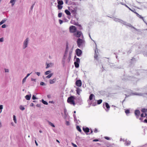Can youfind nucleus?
Returning a JSON list of instances; mask_svg holds the SVG:
<instances>
[{
	"mask_svg": "<svg viewBox=\"0 0 147 147\" xmlns=\"http://www.w3.org/2000/svg\"><path fill=\"white\" fill-rule=\"evenodd\" d=\"M75 98L74 96H71L68 98L67 99V102L68 103L75 106V103L74 101Z\"/></svg>",
	"mask_w": 147,
	"mask_h": 147,
	"instance_id": "f257e3e1",
	"label": "nucleus"
},
{
	"mask_svg": "<svg viewBox=\"0 0 147 147\" xmlns=\"http://www.w3.org/2000/svg\"><path fill=\"white\" fill-rule=\"evenodd\" d=\"M85 43L84 40L82 39H81L80 38L78 39L77 41V45L78 47L79 48H80L81 47H82L84 44Z\"/></svg>",
	"mask_w": 147,
	"mask_h": 147,
	"instance_id": "f03ea898",
	"label": "nucleus"
},
{
	"mask_svg": "<svg viewBox=\"0 0 147 147\" xmlns=\"http://www.w3.org/2000/svg\"><path fill=\"white\" fill-rule=\"evenodd\" d=\"M69 9L73 14H75L76 13L77 7L75 6H71L69 7Z\"/></svg>",
	"mask_w": 147,
	"mask_h": 147,
	"instance_id": "7ed1b4c3",
	"label": "nucleus"
},
{
	"mask_svg": "<svg viewBox=\"0 0 147 147\" xmlns=\"http://www.w3.org/2000/svg\"><path fill=\"white\" fill-rule=\"evenodd\" d=\"M69 30L70 33L74 34L76 31L77 28L75 26H71L69 28Z\"/></svg>",
	"mask_w": 147,
	"mask_h": 147,
	"instance_id": "20e7f679",
	"label": "nucleus"
},
{
	"mask_svg": "<svg viewBox=\"0 0 147 147\" xmlns=\"http://www.w3.org/2000/svg\"><path fill=\"white\" fill-rule=\"evenodd\" d=\"M73 34L77 38H79L82 34V33L80 31H76Z\"/></svg>",
	"mask_w": 147,
	"mask_h": 147,
	"instance_id": "39448f33",
	"label": "nucleus"
},
{
	"mask_svg": "<svg viewBox=\"0 0 147 147\" xmlns=\"http://www.w3.org/2000/svg\"><path fill=\"white\" fill-rule=\"evenodd\" d=\"M76 54L77 56H78L80 57V56L82 54V51L79 49H77L76 50Z\"/></svg>",
	"mask_w": 147,
	"mask_h": 147,
	"instance_id": "423d86ee",
	"label": "nucleus"
},
{
	"mask_svg": "<svg viewBox=\"0 0 147 147\" xmlns=\"http://www.w3.org/2000/svg\"><path fill=\"white\" fill-rule=\"evenodd\" d=\"M68 44L67 43L66 45V47L65 50V52L64 54L63 57L64 59H65V57L67 56V54L68 52Z\"/></svg>",
	"mask_w": 147,
	"mask_h": 147,
	"instance_id": "0eeeda50",
	"label": "nucleus"
},
{
	"mask_svg": "<svg viewBox=\"0 0 147 147\" xmlns=\"http://www.w3.org/2000/svg\"><path fill=\"white\" fill-rule=\"evenodd\" d=\"M140 111L138 110H136L135 111V114L137 118H138L140 115Z\"/></svg>",
	"mask_w": 147,
	"mask_h": 147,
	"instance_id": "6e6552de",
	"label": "nucleus"
},
{
	"mask_svg": "<svg viewBox=\"0 0 147 147\" xmlns=\"http://www.w3.org/2000/svg\"><path fill=\"white\" fill-rule=\"evenodd\" d=\"M76 84L78 87H80L82 86V83L81 80H78L76 81Z\"/></svg>",
	"mask_w": 147,
	"mask_h": 147,
	"instance_id": "1a4fd4ad",
	"label": "nucleus"
},
{
	"mask_svg": "<svg viewBox=\"0 0 147 147\" xmlns=\"http://www.w3.org/2000/svg\"><path fill=\"white\" fill-rule=\"evenodd\" d=\"M28 41V38H27L24 42V49H25L27 47Z\"/></svg>",
	"mask_w": 147,
	"mask_h": 147,
	"instance_id": "9d476101",
	"label": "nucleus"
},
{
	"mask_svg": "<svg viewBox=\"0 0 147 147\" xmlns=\"http://www.w3.org/2000/svg\"><path fill=\"white\" fill-rule=\"evenodd\" d=\"M56 78H55L52 80H49V82L50 84H52L55 83L56 82Z\"/></svg>",
	"mask_w": 147,
	"mask_h": 147,
	"instance_id": "9b49d317",
	"label": "nucleus"
},
{
	"mask_svg": "<svg viewBox=\"0 0 147 147\" xmlns=\"http://www.w3.org/2000/svg\"><path fill=\"white\" fill-rule=\"evenodd\" d=\"M83 130L85 132L88 133L89 132V129L88 127H83Z\"/></svg>",
	"mask_w": 147,
	"mask_h": 147,
	"instance_id": "f8f14e48",
	"label": "nucleus"
},
{
	"mask_svg": "<svg viewBox=\"0 0 147 147\" xmlns=\"http://www.w3.org/2000/svg\"><path fill=\"white\" fill-rule=\"evenodd\" d=\"M135 13L136 16L139 18L142 19V20H144V18L143 17H142L141 15H140L137 12H135Z\"/></svg>",
	"mask_w": 147,
	"mask_h": 147,
	"instance_id": "ddd939ff",
	"label": "nucleus"
},
{
	"mask_svg": "<svg viewBox=\"0 0 147 147\" xmlns=\"http://www.w3.org/2000/svg\"><path fill=\"white\" fill-rule=\"evenodd\" d=\"M17 0H11L10 3L11 4V6H13L15 4Z\"/></svg>",
	"mask_w": 147,
	"mask_h": 147,
	"instance_id": "4468645a",
	"label": "nucleus"
},
{
	"mask_svg": "<svg viewBox=\"0 0 147 147\" xmlns=\"http://www.w3.org/2000/svg\"><path fill=\"white\" fill-rule=\"evenodd\" d=\"M95 96L93 94H91L89 96V99L90 100H92V99Z\"/></svg>",
	"mask_w": 147,
	"mask_h": 147,
	"instance_id": "2eb2a0df",
	"label": "nucleus"
},
{
	"mask_svg": "<svg viewBox=\"0 0 147 147\" xmlns=\"http://www.w3.org/2000/svg\"><path fill=\"white\" fill-rule=\"evenodd\" d=\"M65 13L67 15H70L71 13L67 9H66L65 11Z\"/></svg>",
	"mask_w": 147,
	"mask_h": 147,
	"instance_id": "dca6fc26",
	"label": "nucleus"
},
{
	"mask_svg": "<svg viewBox=\"0 0 147 147\" xmlns=\"http://www.w3.org/2000/svg\"><path fill=\"white\" fill-rule=\"evenodd\" d=\"M57 3L58 5H62L63 4V2L62 0H57Z\"/></svg>",
	"mask_w": 147,
	"mask_h": 147,
	"instance_id": "f3484780",
	"label": "nucleus"
},
{
	"mask_svg": "<svg viewBox=\"0 0 147 147\" xmlns=\"http://www.w3.org/2000/svg\"><path fill=\"white\" fill-rule=\"evenodd\" d=\"M72 50H71L69 52V57H68V59L69 60H70L71 59V55L72 54Z\"/></svg>",
	"mask_w": 147,
	"mask_h": 147,
	"instance_id": "a211bd4d",
	"label": "nucleus"
},
{
	"mask_svg": "<svg viewBox=\"0 0 147 147\" xmlns=\"http://www.w3.org/2000/svg\"><path fill=\"white\" fill-rule=\"evenodd\" d=\"M31 97V95H26L25 96L26 99L28 100H29L30 99Z\"/></svg>",
	"mask_w": 147,
	"mask_h": 147,
	"instance_id": "6ab92c4d",
	"label": "nucleus"
},
{
	"mask_svg": "<svg viewBox=\"0 0 147 147\" xmlns=\"http://www.w3.org/2000/svg\"><path fill=\"white\" fill-rule=\"evenodd\" d=\"M74 64L75 66L76 67L78 68L79 67V63H77V62H74Z\"/></svg>",
	"mask_w": 147,
	"mask_h": 147,
	"instance_id": "aec40b11",
	"label": "nucleus"
},
{
	"mask_svg": "<svg viewBox=\"0 0 147 147\" xmlns=\"http://www.w3.org/2000/svg\"><path fill=\"white\" fill-rule=\"evenodd\" d=\"M81 91V90H80L79 88H77L76 90V92L77 94H80V92Z\"/></svg>",
	"mask_w": 147,
	"mask_h": 147,
	"instance_id": "412c9836",
	"label": "nucleus"
},
{
	"mask_svg": "<svg viewBox=\"0 0 147 147\" xmlns=\"http://www.w3.org/2000/svg\"><path fill=\"white\" fill-rule=\"evenodd\" d=\"M105 104L107 108L108 109V110H109L110 107V106H109V104L107 102H106L105 103Z\"/></svg>",
	"mask_w": 147,
	"mask_h": 147,
	"instance_id": "4be33fe9",
	"label": "nucleus"
},
{
	"mask_svg": "<svg viewBox=\"0 0 147 147\" xmlns=\"http://www.w3.org/2000/svg\"><path fill=\"white\" fill-rule=\"evenodd\" d=\"M76 129L80 132H82V130L79 126H77L76 127Z\"/></svg>",
	"mask_w": 147,
	"mask_h": 147,
	"instance_id": "5701e85b",
	"label": "nucleus"
},
{
	"mask_svg": "<svg viewBox=\"0 0 147 147\" xmlns=\"http://www.w3.org/2000/svg\"><path fill=\"white\" fill-rule=\"evenodd\" d=\"M57 7L59 9H62L63 6L61 5H58Z\"/></svg>",
	"mask_w": 147,
	"mask_h": 147,
	"instance_id": "b1692460",
	"label": "nucleus"
},
{
	"mask_svg": "<svg viewBox=\"0 0 147 147\" xmlns=\"http://www.w3.org/2000/svg\"><path fill=\"white\" fill-rule=\"evenodd\" d=\"M102 102V100L100 99L97 100V104L98 105L100 104Z\"/></svg>",
	"mask_w": 147,
	"mask_h": 147,
	"instance_id": "393cba45",
	"label": "nucleus"
},
{
	"mask_svg": "<svg viewBox=\"0 0 147 147\" xmlns=\"http://www.w3.org/2000/svg\"><path fill=\"white\" fill-rule=\"evenodd\" d=\"M52 75H53L52 74H49V75L47 76L46 77V78H49L51 77L52 76Z\"/></svg>",
	"mask_w": 147,
	"mask_h": 147,
	"instance_id": "a878e982",
	"label": "nucleus"
},
{
	"mask_svg": "<svg viewBox=\"0 0 147 147\" xmlns=\"http://www.w3.org/2000/svg\"><path fill=\"white\" fill-rule=\"evenodd\" d=\"M13 120L14 121V122L15 123H17L16 119V117L15 115H13Z\"/></svg>",
	"mask_w": 147,
	"mask_h": 147,
	"instance_id": "bb28decb",
	"label": "nucleus"
},
{
	"mask_svg": "<svg viewBox=\"0 0 147 147\" xmlns=\"http://www.w3.org/2000/svg\"><path fill=\"white\" fill-rule=\"evenodd\" d=\"M42 102L45 105H48V103L47 102H46V101H45L43 99H42Z\"/></svg>",
	"mask_w": 147,
	"mask_h": 147,
	"instance_id": "cd10ccee",
	"label": "nucleus"
},
{
	"mask_svg": "<svg viewBox=\"0 0 147 147\" xmlns=\"http://www.w3.org/2000/svg\"><path fill=\"white\" fill-rule=\"evenodd\" d=\"M147 111V110L146 109H142L141 110L142 112L143 113L146 112Z\"/></svg>",
	"mask_w": 147,
	"mask_h": 147,
	"instance_id": "c85d7f7f",
	"label": "nucleus"
},
{
	"mask_svg": "<svg viewBox=\"0 0 147 147\" xmlns=\"http://www.w3.org/2000/svg\"><path fill=\"white\" fill-rule=\"evenodd\" d=\"M5 21V20H3L0 22V26L3 24Z\"/></svg>",
	"mask_w": 147,
	"mask_h": 147,
	"instance_id": "c756f323",
	"label": "nucleus"
},
{
	"mask_svg": "<svg viewBox=\"0 0 147 147\" xmlns=\"http://www.w3.org/2000/svg\"><path fill=\"white\" fill-rule=\"evenodd\" d=\"M50 72L51 71H47L45 72V74L46 75H48L49 74Z\"/></svg>",
	"mask_w": 147,
	"mask_h": 147,
	"instance_id": "7c9ffc66",
	"label": "nucleus"
},
{
	"mask_svg": "<svg viewBox=\"0 0 147 147\" xmlns=\"http://www.w3.org/2000/svg\"><path fill=\"white\" fill-rule=\"evenodd\" d=\"M125 113L126 114H129L130 113L129 110V109H127L125 110Z\"/></svg>",
	"mask_w": 147,
	"mask_h": 147,
	"instance_id": "2f4dec72",
	"label": "nucleus"
},
{
	"mask_svg": "<svg viewBox=\"0 0 147 147\" xmlns=\"http://www.w3.org/2000/svg\"><path fill=\"white\" fill-rule=\"evenodd\" d=\"M20 109L22 110H24L25 109V108L24 107L22 106H21L20 107Z\"/></svg>",
	"mask_w": 147,
	"mask_h": 147,
	"instance_id": "473e14b6",
	"label": "nucleus"
},
{
	"mask_svg": "<svg viewBox=\"0 0 147 147\" xmlns=\"http://www.w3.org/2000/svg\"><path fill=\"white\" fill-rule=\"evenodd\" d=\"M49 123L53 127H55V125L53 123H51V122H49Z\"/></svg>",
	"mask_w": 147,
	"mask_h": 147,
	"instance_id": "72a5a7b5",
	"label": "nucleus"
},
{
	"mask_svg": "<svg viewBox=\"0 0 147 147\" xmlns=\"http://www.w3.org/2000/svg\"><path fill=\"white\" fill-rule=\"evenodd\" d=\"M131 142H126V144L127 146H128L130 144Z\"/></svg>",
	"mask_w": 147,
	"mask_h": 147,
	"instance_id": "f704fd0d",
	"label": "nucleus"
},
{
	"mask_svg": "<svg viewBox=\"0 0 147 147\" xmlns=\"http://www.w3.org/2000/svg\"><path fill=\"white\" fill-rule=\"evenodd\" d=\"M27 78L25 77L22 80V83L23 84L24 82H25L26 81V79Z\"/></svg>",
	"mask_w": 147,
	"mask_h": 147,
	"instance_id": "c9c22d12",
	"label": "nucleus"
},
{
	"mask_svg": "<svg viewBox=\"0 0 147 147\" xmlns=\"http://www.w3.org/2000/svg\"><path fill=\"white\" fill-rule=\"evenodd\" d=\"M75 62H77V63H79L80 62V59L78 58H77L76 59V61Z\"/></svg>",
	"mask_w": 147,
	"mask_h": 147,
	"instance_id": "e433bc0d",
	"label": "nucleus"
},
{
	"mask_svg": "<svg viewBox=\"0 0 147 147\" xmlns=\"http://www.w3.org/2000/svg\"><path fill=\"white\" fill-rule=\"evenodd\" d=\"M128 9L129 10H130V11L133 12L134 13H135V12L136 11H135V9H134V10H132L129 7Z\"/></svg>",
	"mask_w": 147,
	"mask_h": 147,
	"instance_id": "4c0bfd02",
	"label": "nucleus"
},
{
	"mask_svg": "<svg viewBox=\"0 0 147 147\" xmlns=\"http://www.w3.org/2000/svg\"><path fill=\"white\" fill-rule=\"evenodd\" d=\"M62 13H59L58 14V16L59 18H60L62 16Z\"/></svg>",
	"mask_w": 147,
	"mask_h": 147,
	"instance_id": "58836bf2",
	"label": "nucleus"
},
{
	"mask_svg": "<svg viewBox=\"0 0 147 147\" xmlns=\"http://www.w3.org/2000/svg\"><path fill=\"white\" fill-rule=\"evenodd\" d=\"M3 105H0V109L1 110L0 111V113H1L2 112L1 109H3Z\"/></svg>",
	"mask_w": 147,
	"mask_h": 147,
	"instance_id": "ea45409f",
	"label": "nucleus"
},
{
	"mask_svg": "<svg viewBox=\"0 0 147 147\" xmlns=\"http://www.w3.org/2000/svg\"><path fill=\"white\" fill-rule=\"evenodd\" d=\"M40 85H45V83L43 82H41L40 83Z\"/></svg>",
	"mask_w": 147,
	"mask_h": 147,
	"instance_id": "a19ab883",
	"label": "nucleus"
},
{
	"mask_svg": "<svg viewBox=\"0 0 147 147\" xmlns=\"http://www.w3.org/2000/svg\"><path fill=\"white\" fill-rule=\"evenodd\" d=\"M32 99L33 100H35L36 99V97L34 95H33L32 97Z\"/></svg>",
	"mask_w": 147,
	"mask_h": 147,
	"instance_id": "79ce46f5",
	"label": "nucleus"
},
{
	"mask_svg": "<svg viewBox=\"0 0 147 147\" xmlns=\"http://www.w3.org/2000/svg\"><path fill=\"white\" fill-rule=\"evenodd\" d=\"M106 146L107 147H109L111 146V145L109 144H106Z\"/></svg>",
	"mask_w": 147,
	"mask_h": 147,
	"instance_id": "37998d69",
	"label": "nucleus"
},
{
	"mask_svg": "<svg viewBox=\"0 0 147 147\" xmlns=\"http://www.w3.org/2000/svg\"><path fill=\"white\" fill-rule=\"evenodd\" d=\"M66 124L67 125H69V122L68 121H66Z\"/></svg>",
	"mask_w": 147,
	"mask_h": 147,
	"instance_id": "c03bdc74",
	"label": "nucleus"
},
{
	"mask_svg": "<svg viewBox=\"0 0 147 147\" xmlns=\"http://www.w3.org/2000/svg\"><path fill=\"white\" fill-rule=\"evenodd\" d=\"M59 23L60 24H61L63 22L62 20H59Z\"/></svg>",
	"mask_w": 147,
	"mask_h": 147,
	"instance_id": "a18cd8bd",
	"label": "nucleus"
},
{
	"mask_svg": "<svg viewBox=\"0 0 147 147\" xmlns=\"http://www.w3.org/2000/svg\"><path fill=\"white\" fill-rule=\"evenodd\" d=\"M94 132L96 133L97 132H98L97 129L96 128H95L94 130Z\"/></svg>",
	"mask_w": 147,
	"mask_h": 147,
	"instance_id": "49530a36",
	"label": "nucleus"
},
{
	"mask_svg": "<svg viewBox=\"0 0 147 147\" xmlns=\"http://www.w3.org/2000/svg\"><path fill=\"white\" fill-rule=\"evenodd\" d=\"M3 41V38H0V42H2Z\"/></svg>",
	"mask_w": 147,
	"mask_h": 147,
	"instance_id": "de8ad7c7",
	"label": "nucleus"
},
{
	"mask_svg": "<svg viewBox=\"0 0 147 147\" xmlns=\"http://www.w3.org/2000/svg\"><path fill=\"white\" fill-rule=\"evenodd\" d=\"M92 106H95L96 105V102H94V103H92Z\"/></svg>",
	"mask_w": 147,
	"mask_h": 147,
	"instance_id": "09e8293b",
	"label": "nucleus"
},
{
	"mask_svg": "<svg viewBox=\"0 0 147 147\" xmlns=\"http://www.w3.org/2000/svg\"><path fill=\"white\" fill-rule=\"evenodd\" d=\"M94 57L95 59H97L98 55L96 54L94 56Z\"/></svg>",
	"mask_w": 147,
	"mask_h": 147,
	"instance_id": "8fccbe9b",
	"label": "nucleus"
},
{
	"mask_svg": "<svg viewBox=\"0 0 147 147\" xmlns=\"http://www.w3.org/2000/svg\"><path fill=\"white\" fill-rule=\"evenodd\" d=\"M36 74L38 76H39L40 75V73L39 72H36Z\"/></svg>",
	"mask_w": 147,
	"mask_h": 147,
	"instance_id": "3c124183",
	"label": "nucleus"
},
{
	"mask_svg": "<svg viewBox=\"0 0 147 147\" xmlns=\"http://www.w3.org/2000/svg\"><path fill=\"white\" fill-rule=\"evenodd\" d=\"M105 138L107 140H110V138L107 137H105Z\"/></svg>",
	"mask_w": 147,
	"mask_h": 147,
	"instance_id": "603ef678",
	"label": "nucleus"
},
{
	"mask_svg": "<svg viewBox=\"0 0 147 147\" xmlns=\"http://www.w3.org/2000/svg\"><path fill=\"white\" fill-rule=\"evenodd\" d=\"M144 113H142L141 115V117H144Z\"/></svg>",
	"mask_w": 147,
	"mask_h": 147,
	"instance_id": "864d4df0",
	"label": "nucleus"
},
{
	"mask_svg": "<svg viewBox=\"0 0 147 147\" xmlns=\"http://www.w3.org/2000/svg\"><path fill=\"white\" fill-rule=\"evenodd\" d=\"M5 72H9V70L7 69H5Z\"/></svg>",
	"mask_w": 147,
	"mask_h": 147,
	"instance_id": "5fc2aeb1",
	"label": "nucleus"
},
{
	"mask_svg": "<svg viewBox=\"0 0 147 147\" xmlns=\"http://www.w3.org/2000/svg\"><path fill=\"white\" fill-rule=\"evenodd\" d=\"M99 141V140L98 139H94L93 140V142H97L98 141Z\"/></svg>",
	"mask_w": 147,
	"mask_h": 147,
	"instance_id": "6e6d98bb",
	"label": "nucleus"
},
{
	"mask_svg": "<svg viewBox=\"0 0 147 147\" xmlns=\"http://www.w3.org/2000/svg\"><path fill=\"white\" fill-rule=\"evenodd\" d=\"M1 27L2 28H5L6 27V25L5 24H3L2 26Z\"/></svg>",
	"mask_w": 147,
	"mask_h": 147,
	"instance_id": "4d7b16f0",
	"label": "nucleus"
},
{
	"mask_svg": "<svg viewBox=\"0 0 147 147\" xmlns=\"http://www.w3.org/2000/svg\"><path fill=\"white\" fill-rule=\"evenodd\" d=\"M129 26L131 27L132 28L135 29V30H137V29H136L133 26H132L131 25H130V26Z\"/></svg>",
	"mask_w": 147,
	"mask_h": 147,
	"instance_id": "13d9d810",
	"label": "nucleus"
},
{
	"mask_svg": "<svg viewBox=\"0 0 147 147\" xmlns=\"http://www.w3.org/2000/svg\"><path fill=\"white\" fill-rule=\"evenodd\" d=\"M80 27L79 29L81 30L82 29L81 26L80 25H78Z\"/></svg>",
	"mask_w": 147,
	"mask_h": 147,
	"instance_id": "bf43d9fd",
	"label": "nucleus"
},
{
	"mask_svg": "<svg viewBox=\"0 0 147 147\" xmlns=\"http://www.w3.org/2000/svg\"><path fill=\"white\" fill-rule=\"evenodd\" d=\"M72 144H73V146L74 147H76L77 146L76 144H74L73 143H72Z\"/></svg>",
	"mask_w": 147,
	"mask_h": 147,
	"instance_id": "052dcab7",
	"label": "nucleus"
},
{
	"mask_svg": "<svg viewBox=\"0 0 147 147\" xmlns=\"http://www.w3.org/2000/svg\"><path fill=\"white\" fill-rule=\"evenodd\" d=\"M50 67V66L49 65V64H48L47 65V66L46 67V68H49V67Z\"/></svg>",
	"mask_w": 147,
	"mask_h": 147,
	"instance_id": "680f3d73",
	"label": "nucleus"
},
{
	"mask_svg": "<svg viewBox=\"0 0 147 147\" xmlns=\"http://www.w3.org/2000/svg\"><path fill=\"white\" fill-rule=\"evenodd\" d=\"M30 74H28L26 76V78H27Z\"/></svg>",
	"mask_w": 147,
	"mask_h": 147,
	"instance_id": "e2e57ef3",
	"label": "nucleus"
},
{
	"mask_svg": "<svg viewBox=\"0 0 147 147\" xmlns=\"http://www.w3.org/2000/svg\"><path fill=\"white\" fill-rule=\"evenodd\" d=\"M47 97L49 98H50L51 97V96L49 95H47Z\"/></svg>",
	"mask_w": 147,
	"mask_h": 147,
	"instance_id": "0e129e2a",
	"label": "nucleus"
},
{
	"mask_svg": "<svg viewBox=\"0 0 147 147\" xmlns=\"http://www.w3.org/2000/svg\"><path fill=\"white\" fill-rule=\"evenodd\" d=\"M35 144H36V146H38V144H37L36 141L35 140Z\"/></svg>",
	"mask_w": 147,
	"mask_h": 147,
	"instance_id": "69168bd1",
	"label": "nucleus"
},
{
	"mask_svg": "<svg viewBox=\"0 0 147 147\" xmlns=\"http://www.w3.org/2000/svg\"><path fill=\"white\" fill-rule=\"evenodd\" d=\"M34 105V104L33 103H31L30 104V106H33Z\"/></svg>",
	"mask_w": 147,
	"mask_h": 147,
	"instance_id": "338daca9",
	"label": "nucleus"
},
{
	"mask_svg": "<svg viewBox=\"0 0 147 147\" xmlns=\"http://www.w3.org/2000/svg\"><path fill=\"white\" fill-rule=\"evenodd\" d=\"M144 121L145 122L147 123V119H145Z\"/></svg>",
	"mask_w": 147,
	"mask_h": 147,
	"instance_id": "774afa93",
	"label": "nucleus"
}]
</instances>
